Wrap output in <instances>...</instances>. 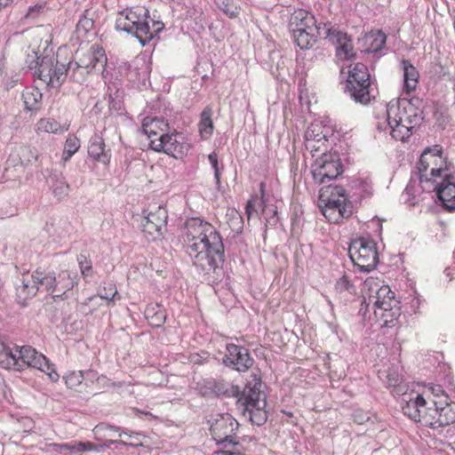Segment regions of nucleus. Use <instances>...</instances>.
I'll use <instances>...</instances> for the list:
<instances>
[{
    "label": "nucleus",
    "instance_id": "f257e3e1",
    "mask_svg": "<svg viewBox=\"0 0 455 455\" xmlns=\"http://www.w3.org/2000/svg\"><path fill=\"white\" fill-rule=\"evenodd\" d=\"M185 237L187 253L204 275H211L221 269L224 244L212 224L197 218L190 219L186 222Z\"/></svg>",
    "mask_w": 455,
    "mask_h": 455
},
{
    "label": "nucleus",
    "instance_id": "f03ea898",
    "mask_svg": "<svg viewBox=\"0 0 455 455\" xmlns=\"http://www.w3.org/2000/svg\"><path fill=\"white\" fill-rule=\"evenodd\" d=\"M398 301L390 287L378 277L371 276L363 283V296L360 313L365 315L370 310L384 324L392 323L400 315Z\"/></svg>",
    "mask_w": 455,
    "mask_h": 455
},
{
    "label": "nucleus",
    "instance_id": "7ed1b4c3",
    "mask_svg": "<svg viewBox=\"0 0 455 455\" xmlns=\"http://www.w3.org/2000/svg\"><path fill=\"white\" fill-rule=\"evenodd\" d=\"M421 100L419 98H405L391 100L386 108L387 119L391 130V136L404 141L411 135L415 125L422 120L419 107Z\"/></svg>",
    "mask_w": 455,
    "mask_h": 455
},
{
    "label": "nucleus",
    "instance_id": "20e7f679",
    "mask_svg": "<svg viewBox=\"0 0 455 455\" xmlns=\"http://www.w3.org/2000/svg\"><path fill=\"white\" fill-rule=\"evenodd\" d=\"M421 100L419 98H405L391 100L386 108L387 119L391 130V136L404 141L411 135L415 125L422 120L419 107Z\"/></svg>",
    "mask_w": 455,
    "mask_h": 455
},
{
    "label": "nucleus",
    "instance_id": "39448f33",
    "mask_svg": "<svg viewBox=\"0 0 455 455\" xmlns=\"http://www.w3.org/2000/svg\"><path fill=\"white\" fill-rule=\"evenodd\" d=\"M319 201L321 211L330 222L338 223L352 213L345 189L340 186L326 185L321 188Z\"/></svg>",
    "mask_w": 455,
    "mask_h": 455
},
{
    "label": "nucleus",
    "instance_id": "423d86ee",
    "mask_svg": "<svg viewBox=\"0 0 455 455\" xmlns=\"http://www.w3.org/2000/svg\"><path fill=\"white\" fill-rule=\"evenodd\" d=\"M417 170L420 183L433 184L449 175L447 157L443 156L442 147L435 145L433 148H427L417 164Z\"/></svg>",
    "mask_w": 455,
    "mask_h": 455
},
{
    "label": "nucleus",
    "instance_id": "0eeeda50",
    "mask_svg": "<svg viewBox=\"0 0 455 455\" xmlns=\"http://www.w3.org/2000/svg\"><path fill=\"white\" fill-rule=\"evenodd\" d=\"M347 89L350 97L356 102L366 105L374 99V88L366 65L357 62L350 65Z\"/></svg>",
    "mask_w": 455,
    "mask_h": 455
},
{
    "label": "nucleus",
    "instance_id": "6e6552de",
    "mask_svg": "<svg viewBox=\"0 0 455 455\" xmlns=\"http://www.w3.org/2000/svg\"><path fill=\"white\" fill-rule=\"evenodd\" d=\"M15 365L12 370L21 371L25 367H33L46 373L50 379L56 382L60 376L56 372L54 365L41 353H38L30 346H22L15 348Z\"/></svg>",
    "mask_w": 455,
    "mask_h": 455
},
{
    "label": "nucleus",
    "instance_id": "1a4fd4ad",
    "mask_svg": "<svg viewBox=\"0 0 455 455\" xmlns=\"http://www.w3.org/2000/svg\"><path fill=\"white\" fill-rule=\"evenodd\" d=\"M348 254L354 265L362 272L371 271L379 262L376 243L367 238L353 241L349 245Z\"/></svg>",
    "mask_w": 455,
    "mask_h": 455
},
{
    "label": "nucleus",
    "instance_id": "9d476101",
    "mask_svg": "<svg viewBox=\"0 0 455 455\" xmlns=\"http://www.w3.org/2000/svg\"><path fill=\"white\" fill-rule=\"evenodd\" d=\"M402 409L404 415L425 427L432 428L433 423L435 422L434 419L437 411L431 401H427L422 395H410Z\"/></svg>",
    "mask_w": 455,
    "mask_h": 455
},
{
    "label": "nucleus",
    "instance_id": "9b49d317",
    "mask_svg": "<svg viewBox=\"0 0 455 455\" xmlns=\"http://www.w3.org/2000/svg\"><path fill=\"white\" fill-rule=\"evenodd\" d=\"M342 172V164L339 156L335 153H322L311 167L313 179L319 184L337 179Z\"/></svg>",
    "mask_w": 455,
    "mask_h": 455
},
{
    "label": "nucleus",
    "instance_id": "f8f14e48",
    "mask_svg": "<svg viewBox=\"0 0 455 455\" xmlns=\"http://www.w3.org/2000/svg\"><path fill=\"white\" fill-rule=\"evenodd\" d=\"M36 76L47 86L52 88L60 87L67 78L65 65L60 64L52 52L44 54Z\"/></svg>",
    "mask_w": 455,
    "mask_h": 455
},
{
    "label": "nucleus",
    "instance_id": "ddd939ff",
    "mask_svg": "<svg viewBox=\"0 0 455 455\" xmlns=\"http://www.w3.org/2000/svg\"><path fill=\"white\" fill-rule=\"evenodd\" d=\"M151 149L181 158L189 151L190 144L183 133L173 131L171 133L168 132L162 140L154 139L151 141Z\"/></svg>",
    "mask_w": 455,
    "mask_h": 455
},
{
    "label": "nucleus",
    "instance_id": "4468645a",
    "mask_svg": "<svg viewBox=\"0 0 455 455\" xmlns=\"http://www.w3.org/2000/svg\"><path fill=\"white\" fill-rule=\"evenodd\" d=\"M167 211L164 207H157L155 212H151L141 222V231L148 240L156 241L163 236L166 229Z\"/></svg>",
    "mask_w": 455,
    "mask_h": 455
},
{
    "label": "nucleus",
    "instance_id": "2eb2a0df",
    "mask_svg": "<svg viewBox=\"0 0 455 455\" xmlns=\"http://www.w3.org/2000/svg\"><path fill=\"white\" fill-rule=\"evenodd\" d=\"M227 354L223 357V363L237 371L244 372L253 364V359L250 356L248 349L230 343L226 346Z\"/></svg>",
    "mask_w": 455,
    "mask_h": 455
},
{
    "label": "nucleus",
    "instance_id": "dca6fc26",
    "mask_svg": "<svg viewBox=\"0 0 455 455\" xmlns=\"http://www.w3.org/2000/svg\"><path fill=\"white\" fill-rule=\"evenodd\" d=\"M238 422L228 413L219 414L211 424V433L218 444L235 435Z\"/></svg>",
    "mask_w": 455,
    "mask_h": 455
},
{
    "label": "nucleus",
    "instance_id": "f3484780",
    "mask_svg": "<svg viewBox=\"0 0 455 455\" xmlns=\"http://www.w3.org/2000/svg\"><path fill=\"white\" fill-rule=\"evenodd\" d=\"M261 383L255 382L253 386L247 385L238 397L237 406L241 410L265 409L266 395L260 391Z\"/></svg>",
    "mask_w": 455,
    "mask_h": 455
},
{
    "label": "nucleus",
    "instance_id": "a211bd4d",
    "mask_svg": "<svg viewBox=\"0 0 455 455\" xmlns=\"http://www.w3.org/2000/svg\"><path fill=\"white\" fill-rule=\"evenodd\" d=\"M76 62L82 65L81 68L100 71L107 64V56L102 47L93 44L85 52H76Z\"/></svg>",
    "mask_w": 455,
    "mask_h": 455
},
{
    "label": "nucleus",
    "instance_id": "6ab92c4d",
    "mask_svg": "<svg viewBox=\"0 0 455 455\" xmlns=\"http://www.w3.org/2000/svg\"><path fill=\"white\" fill-rule=\"evenodd\" d=\"M134 23V31H132V35L139 40L141 45H146L164 28V24L161 21L150 20L148 15L135 19Z\"/></svg>",
    "mask_w": 455,
    "mask_h": 455
},
{
    "label": "nucleus",
    "instance_id": "aec40b11",
    "mask_svg": "<svg viewBox=\"0 0 455 455\" xmlns=\"http://www.w3.org/2000/svg\"><path fill=\"white\" fill-rule=\"evenodd\" d=\"M433 184L443 206L450 212L455 211V177L450 173Z\"/></svg>",
    "mask_w": 455,
    "mask_h": 455
},
{
    "label": "nucleus",
    "instance_id": "412c9836",
    "mask_svg": "<svg viewBox=\"0 0 455 455\" xmlns=\"http://www.w3.org/2000/svg\"><path fill=\"white\" fill-rule=\"evenodd\" d=\"M431 403L437 411L432 428H440L455 422V403L450 401L448 395H444L443 399L431 400Z\"/></svg>",
    "mask_w": 455,
    "mask_h": 455
},
{
    "label": "nucleus",
    "instance_id": "4be33fe9",
    "mask_svg": "<svg viewBox=\"0 0 455 455\" xmlns=\"http://www.w3.org/2000/svg\"><path fill=\"white\" fill-rule=\"evenodd\" d=\"M323 23H317L315 16L304 10L298 9L293 12L290 18V30L292 31H316L322 30Z\"/></svg>",
    "mask_w": 455,
    "mask_h": 455
},
{
    "label": "nucleus",
    "instance_id": "5701e85b",
    "mask_svg": "<svg viewBox=\"0 0 455 455\" xmlns=\"http://www.w3.org/2000/svg\"><path fill=\"white\" fill-rule=\"evenodd\" d=\"M148 10L144 6H135L126 8L118 12L116 20V28L119 31H124L132 34L134 31L135 19L144 18L148 16Z\"/></svg>",
    "mask_w": 455,
    "mask_h": 455
},
{
    "label": "nucleus",
    "instance_id": "b1692460",
    "mask_svg": "<svg viewBox=\"0 0 455 455\" xmlns=\"http://www.w3.org/2000/svg\"><path fill=\"white\" fill-rule=\"evenodd\" d=\"M331 23L323 22L322 30L316 31H292L293 42L302 50L309 49L315 45L318 38L326 39L330 36Z\"/></svg>",
    "mask_w": 455,
    "mask_h": 455
},
{
    "label": "nucleus",
    "instance_id": "393cba45",
    "mask_svg": "<svg viewBox=\"0 0 455 455\" xmlns=\"http://www.w3.org/2000/svg\"><path fill=\"white\" fill-rule=\"evenodd\" d=\"M330 36L326 39L337 44V57L341 60H348L355 56L351 40L347 34L339 30L331 24Z\"/></svg>",
    "mask_w": 455,
    "mask_h": 455
},
{
    "label": "nucleus",
    "instance_id": "a878e982",
    "mask_svg": "<svg viewBox=\"0 0 455 455\" xmlns=\"http://www.w3.org/2000/svg\"><path fill=\"white\" fill-rule=\"evenodd\" d=\"M141 130L148 137L149 140L148 144L151 148V141L154 140V139L162 140L171 129L169 124L163 117L147 116L143 120Z\"/></svg>",
    "mask_w": 455,
    "mask_h": 455
},
{
    "label": "nucleus",
    "instance_id": "bb28decb",
    "mask_svg": "<svg viewBox=\"0 0 455 455\" xmlns=\"http://www.w3.org/2000/svg\"><path fill=\"white\" fill-rule=\"evenodd\" d=\"M88 154L92 158L105 165L108 164L111 159L110 150L106 149L104 140L99 134H94L90 139Z\"/></svg>",
    "mask_w": 455,
    "mask_h": 455
},
{
    "label": "nucleus",
    "instance_id": "cd10ccee",
    "mask_svg": "<svg viewBox=\"0 0 455 455\" xmlns=\"http://www.w3.org/2000/svg\"><path fill=\"white\" fill-rule=\"evenodd\" d=\"M77 275L69 270H62L55 276V291L54 298L64 295L68 291L71 290L76 283Z\"/></svg>",
    "mask_w": 455,
    "mask_h": 455
},
{
    "label": "nucleus",
    "instance_id": "c85d7f7f",
    "mask_svg": "<svg viewBox=\"0 0 455 455\" xmlns=\"http://www.w3.org/2000/svg\"><path fill=\"white\" fill-rule=\"evenodd\" d=\"M402 67L403 70V91L410 94L416 89L419 75L416 68L409 60H403L402 61Z\"/></svg>",
    "mask_w": 455,
    "mask_h": 455
},
{
    "label": "nucleus",
    "instance_id": "c756f323",
    "mask_svg": "<svg viewBox=\"0 0 455 455\" xmlns=\"http://www.w3.org/2000/svg\"><path fill=\"white\" fill-rule=\"evenodd\" d=\"M107 430L116 432L118 436H120V437L122 435H126L130 439L134 441L133 443H141L140 437L142 436V435L140 433L134 432V431L128 430V429H121L118 427L108 425L105 423H100V424L97 425L94 427L93 432L95 435H102V437H106V435L104 432Z\"/></svg>",
    "mask_w": 455,
    "mask_h": 455
},
{
    "label": "nucleus",
    "instance_id": "7c9ffc66",
    "mask_svg": "<svg viewBox=\"0 0 455 455\" xmlns=\"http://www.w3.org/2000/svg\"><path fill=\"white\" fill-rule=\"evenodd\" d=\"M21 283L17 285L16 291L17 295L20 299H27L35 296L39 291V286H37L35 282V275L33 274L31 276H23L20 280Z\"/></svg>",
    "mask_w": 455,
    "mask_h": 455
},
{
    "label": "nucleus",
    "instance_id": "2f4dec72",
    "mask_svg": "<svg viewBox=\"0 0 455 455\" xmlns=\"http://www.w3.org/2000/svg\"><path fill=\"white\" fill-rule=\"evenodd\" d=\"M198 385L199 392L203 396L220 395L228 392L224 384L214 379H206Z\"/></svg>",
    "mask_w": 455,
    "mask_h": 455
},
{
    "label": "nucleus",
    "instance_id": "473e14b6",
    "mask_svg": "<svg viewBox=\"0 0 455 455\" xmlns=\"http://www.w3.org/2000/svg\"><path fill=\"white\" fill-rule=\"evenodd\" d=\"M22 99L26 110L36 111L40 108L42 92L37 88H26L22 92Z\"/></svg>",
    "mask_w": 455,
    "mask_h": 455
},
{
    "label": "nucleus",
    "instance_id": "72a5a7b5",
    "mask_svg": "<svg viewBox=\"0 0 455 455\" xmlns=\"http://www.w3.org/2000/svg\"><path fill=\"white\" fill-rule=\"evenodd\" d=\"M36 132L41 134L42 132L47 133H62L68 130V127L61 125L54 119L41 118L36 124Z\"/></svg>",
    "mask_w": 455,
    "mask_h": 455
},
{
    "label": "nucleus",
    "instance_id": "f704fd0d",
    "mask_svg": "<svg viewBox=\"0 0 455 455\" xmlns=\"http://www.w3.org/2000/svg\"><path fill=\"white\" fill-rule=\"evenodd\" d=\"M318 130V124H312L305 132V147L307 150L310 151L313 155L315 152H319L322 149H326V143L323 140L315 139L312 136H315V132Z\"/></svg>",
    "mask_w": 455,
    "mask_h": 455
},
{
    "label": "nucleus",
    "instance_id": "c9c22d12",
    "mask_svg": "<svg viewBox=\"0 0 455 455\" xmlns=\"http://www.w3.org/2000/svg\"><path fill=\"white\" fill-rule=\"evenodd\" d=\"M35 282L37 286L44 288L46 292L52 294L54 298L55 291V275L52 273H45L36 270L35 273Z\"/></svg>",
    "mask_w": 455,
    "mask_h": 455
},
{
    "label": "nucleus",
    "instance_id": "e433bc0d",
    "mask_svg": "<svg viewBox=\"0 0 455 455\" xmlns=\"http://www.w3.org/2000/svg\"><path fill=\"white\" fill-rule=\"evenodd\" d=\"M221 451H215L213 455H244L245 448L239 442L235 441L234 435L221 443Z\"/></svg>",
    "mask_w": 455,
    "mask_h": 455
},
{
    "label": "nucleus",
    "instance_id": "4c0bfd02",
    "mask_svg": "<svg viewBox=\"0 0 455 455\" xmlns=\"http://www.w3.org/2000/svg\"><path fill=\"white\" fill-rule=\"evenodd\" d=\"M16 347H17V346L11 347L0 339V366L1 367L7 369V370H12V367L15 365L14 358H15V348Z\"/></svg>",
    "mask_w": 455,
    "mask_h": 455
},
{
    "label": "nucleus",
    "instance_id": "58836bf2",
    "mask_svg": "<svg viewBox=\"0 0 455 455\" xmlns=\"http://www.w3.org/2000/svg\"><path fill=\"white\" fill-rule=\"evenodd\" d=\"M386 35L379 30L366 35L364 40L367 45L366 52H376L383 48L386 44Z\"/></svg>",
    "mask_w": 455,
    "mask_h": 455
},
{
    "label": "nucleus",
    "instance_id": "ea45409f",
    "mask_svg": "<svg viewBox=\"0 0 455 455\" xmlns=\"http://www.w3.org/2000/svg\"><path fill=\"white\" fill-rule=\"evenodd\" d=\"M212 109L210 107H206L201 114V120L199 122V132L204 140H207L212 134L213 123L212 120Z\"/></svg>",
    "mask_w": 455,
    "mask_h": 455
},
{
    "label": "nucleus",
    "instance_id": "a19ab883",
    "mask_svg": "<svg viewBox=\"0 0 455 455\" xmlns=\"http://www.w3.org/2000/svg\"><path fill=\"white\" fill-rule=\"evenodd\" d=\"M82 65H79L76 60L69 61L68 66H65V72L67 73V77H69L72 81L76 83H83L85 79L86 75H88L89 69L81 68Z\"/></svg>",
    "mask_w": 455,
    "mask_h": 455
},
{
    "label": "nucleus",
    "instance_id": "79ce46f5",
    "mask_svg": "<svg viewBox=\"0 0 455 455\" xmlns=\"http://www.w3.org/2000/svg\"><path fill=\"white\" fill-rule=\"evenodd\" d=\"M259 210L261 211V214L263 215H266L267 211L273 212L274 214L276 213L275 210L268 209L266 205H264L262 199H259L257 196L252 197L251 200L248 201L245 208V213L248 219H251L254 215L258 216Z\"/></svg>",
    "mask_w": 455,
    "mask_h": 455
},
{
    "label": "nucleus",
    "instance_id": "37998d69",
    "mask_svg": "<svg viewBox=\"0 0 455 455\" xmlns=\"http://www.w3.org/2000/svg\"><path fill=\"white\" fill-rule=\"evenodd\" d=\"M52 188L55 196L60 199L68 195L69 186L63 177L60 175H54L52 177Z\"/></svg>",
    "mask_w": 455,
    "mask_h": 455
},
{
    "label": "nucleus",
    "instance_id": "c03bdc74",
    "mask_svg": "<svg viewBox=\"0 0 455 455\" xmlns=\"http://www.w3.org/2000/svg\"><path fill=\"white\" fill-rule=\"evenodd\" d=\"M90 375L94 376L92 371H72L68 373L65 377V383L69 388H76L78 387L85 378H88Z\"/></svg>",
    "mask_w": 455,
    "mask_h": 455
},
{
    "label": "nucleus",
    "instance_id": "a18cd8bd",
    "mask_svg": "<svg viewBox=\"0 0 455 455\" xmlns=\"http://www.w3.org/2000/svg\"><path fill=\"white\" fill-rule=\"evenodd\" d=\"M218 7L230 18L239 14L238 0H214Z\"/></svg>",
    "mask_w": 455,
    "mask_h": 455
},
{
    "label": "nucleus",
    "instance_id": "49530a36",
    "mask_svg": "<svg viewBox=\"0 0 455 455\" xmlns=\"http://www.w3.org/2000/svg\"><path fill=\"white\" fill-rule=\"evenodd\" d=\"M80 148V140L73 135H69L65 142L62 159L64 162L68 161L71 156L77 152Z\"/></svg>",
    "mask_w": 455,
    "mask_h": 455
},
{
    "label": "nucleus",
    "instance_id": "de8ad7c7",
    "mask_svg": "<svg viewBox=\"0 0 455 455\" xmlns=\"http://www.w3.org/2000/svg\"><path fill=\"white\" fill-rule=\"evenodd\" d=\"M242 411L245 416H246V414H248V417L252 423H254L258 426L263 425L267 419V412L265 411V409H253V410H242Z\"/></svg>",
    "mask_w": 455,
    "mask_h": 455
},
{
    "label": "nucleus",
    "instance_id": "09e8293b",
    "mask_svg": "<svg viewBox=\"0 0 455 455\" xmlns=\"http://www.w3.org/2000/svg\"><path fill=\"white\" fill-rule=\"evenodd\" d=\"M80 442L73 441L70 443H52V446L53 447L54 451L57 452H62L64 451H69L70 455H76L80 453V447H79Z\"/></svg>",
    "mask_w": 455,
    "mask_h": 455
},
{
    "label": "nucleus",
    "instance_id": "8fccbe9b",
    "mask_svg": "<svg viewBox=\"0 0 455 455\" xmlns=\"http://www.w3.org/2000/svg\"><path fill=\"white\" fill-rule=\"evenodd\" d=\"M208 160H209L211 166L214 172L215 183H216L217 187H220V175H221V171L223 169V165L220 166L219 160H218V155L215 152H212L208 156Z\"/></svg>",
    "mask_w": 455,
    "mask_h": 455
},
{
    "label": "nucleus",
    "instance_id": "3c124183",
    "mask_svg": "<svg viewBox=\"0 0 455 455\" xmlns=\"http://www.w3.org/2000/svg\"><path fill=\"white\" fill-rule=\"evenodd\" d=\"M77 262L81 270V274L86 277L92 275V261L89 259V257L84 254L81 253L77 257Z\"/></svg>",
    "mask_w": 455,
    "mask_h": 455
},
{
    "label": "nucleus",
    "instance_id": "603ef678",
    "mask_svg": "<svg viewBox=\"0 0 455 455\" xmlns=\"http://www.w3.org/2000/svg\"><path fill=\"white\" fill-rule=\"evenodd\" d=\"M335 289L339 291V292H343V291H347L349 292L350 294L355 292V286L353 285V283L348 280L347 276V275H343L342 277H340L336 284H335Z\"/></svg>",
    "mask_w": 455,
    "mask_h": 455
},
{
    "label": "nucleus",
    "instance_id": "864d4df0",
    "mask_svg": "<svg viewBox=\"0 0 455 455\" xmlns=\"http://www.w3.org/2000/svg\"><path fill=\"white\" fill-rule=\"evenodd\" d=\"M94 26V21L92 18L88 17L87 15H84L78 20L76 24V31L77 33L84 32V34L90 32Z\"/></svg>",
    "mask_w": 455,
    "mask_h": 455
},
{
    "label": "nucleus",
    "instance_id": "5fc2aeb1",
    "mask_svg": "<svg viewBox=\"0 0 455 455\" xmlns=\"http://www.w3.org/2000/svg\"><path fill=\"white\" fill-rule=\"evenodd\" d=\"M43 56L44 55H38L37 52L36 51L28 52L26 58V64L28 68L29 69H35V72L38 71Z\"/></svg>",
    "mask_w": 455,
    "mask_h": 455
},
{
    "label": "nucleus",
    "instance_id": "6e6d98bb",
    "mask_svg": "<svg viewBox=\"0 0 455 455\" xmlns=\"http://www.w3.org/2000/svg\"><path fill=\"white\" fill-rule=\"evenodd\" d=\"M382 374H385L386 383L389 387H395L400 384L402 380V377L395 370H389L388 371L383 372Z\"/></svg>",
    "mask_w": 455,
    "mask_h": 455
},
{
    "label": "nucleus",
    "instance_id": "4d7b16f0",
    "mask_svg": "<svg viewBox=\"0 0 455 455\" xmlns=\"http://www.w3.org/2000/svg\"><path fill=\"white\" fill-rule=\"evenodd\" d=\"M101 441L102 443H100V446H103V451L105 449H108L110 447L111 444H121V445H124V446H131V447H139V446H142V443H128L127 442L125 441H123V440H113V439H108L107 438H104L102 439Z\"/></svg>",
    "mask_w": 455,
    "mask_h": 455
},
{
    "label": "nucleus",
    "instance_id": "13d9d810",
    "mask_svg": "<svg viewBox=\"0 0 455 455\" xmlns=\"http://www.w3.org/2000/svg\"><path fill=\"white\" fill-rule=\"evenodd\" d=\"M79 447L80 453L86 451H93L96 453H100L103 451V446H100V444L93 443L91 442H80Z\"/></svg>",
    "mask_w": 455,
    "mask_h": 455
},
{
    "label": "nucleus",
    "instance_id": "bf43d9fd",
    "mask_svg": "<svg viewBox=\"0 0 455 455\" xmlns=\"http://www.w3.org/2000/svg\"><path fill=\"white\" fill-rule=\"evenodd\" d=\"M353 419H354V421L355 423H357L358 425H363V424H365L370 421L371 416L368 412H366L363 410L357 409V410H355L353 412Z\"/></svg>",
    "mask_w": 455,
    "mask_h": 455
},
{
    "label": "nucleus",
    "instance_id": "052dcab7",
    "mask_svg": "<svg viewBox=\"0 0 455 455\" xmlns=\"http://www.w3.org/2000/svg\"><path fill=\"white\" fill-rule=\"evenodd\" d=\"M116 294L117 290L113 284H110L108 288L104 287L103 290L100 291V297L108 301H112Z\"/></svg>",
    "mask_w": 455,
    "mask_h": 455
},
{
    "label": "nucleus",
    "instance_id": "680f3d73",
    "mask_svg": "<svg viewBox=\"0 0 455 455\" xmlns=\"http://www.w3.org/2000/svg\"><path fill=\"white\" fill-rule=\"evenodd\" d=\"M431 391L435 396L439 398V400L443 399V396L447 395L445 394L444 390L443 389V387L440 385H435V386L432 387Z\"/></svg>",
    "mask_w": 455,
    "mask_h": 455
},
{
    "label": "nucleus",
    "instance_id": "e2e57ef3",
    "mask_svg": "<svg viewBox=\"0 0 455 455\" xmlns=\"http://www.w3.org/2000/svg\"><path fill=\"white\" fill-rule=\"evenodd\" d=\"M42 9V6H37V5H35V6H31L29 7L28 12H27V17L28 18H35L37 13L40 12V10Z\"/></svg>",
    "mask_w": 455,
    "mask_h": 455
},
{
    "label": "nucleus",
    "instance_id": "0e129e2a",
    "mask_svg": "<svg viewBox=\"0 0 455 455\" xmlns=\"http://www.w3.org/2000/svg\"><path fill=\"white\" fill-rule=\"evenodd\" d=\"M312 137L315 139L314 140H316V139H319L321 140L325 141V143L327 142L326 135L323 134V132H320V126L319 125H318V130L316 132H315V136H312Z\"/></svg>",
    "mask_w": 455,
    "mask_h": 455
},
{
    "label": "nucleus",
    "instance_id": "69168bd1",
    "mask_svg": "<svg viewBox=\"0 0 455 455\" xmlns=\"http://www.w3.org/2000/svg\"><path fill=\"white\" fill-rule=\"evenodd\" d=\"M104 433L106 435V437H102V435H97V439L98 440H102V439L107 438V437H111L113 435V434H117L116 432L109 431V430H107Z\"/></svg>",
    "mask_w": 455,
    "mask_h": 455
},
{
    "label": "nucleus",
    "instance_id": "338daca9",
    "mask_svg": "<svg viewBox=\"0 0 455 455\" xmlns=\"http://www.w3.org/2000/svg\"><path fill=\"white\" fill-rule=\"evenodd\" d=\"M230 393H231L233 395L238 396V395H239V394H240L239 387H236V386H232V387H231V389H230Z\"/></svg>",
    "mask_w": 455,
    "mask_h": 455
},
{
    "label": "nucleus",
    "instance_id": "774afa93",
    "mask_svg": "<svg viewBox=\"0 0 455 455\" xmlns=\"http://www.w3.org/2000/svg\"><path fill=\"white\" fill-rule=\"evenodd\" d=\"M12 0H0V8L7 6Z\"/></svg>",
    "mask_w": 455,
    "mask_h": 455
}]
</instances>
